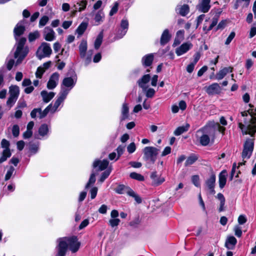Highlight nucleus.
<instances>
[{"mask_svg":"<svg viewBox=\"0 0 256 256\" xmlns=\"http://www.w3.org/2000/svg\"><path fill=\"white\" fill-rule=\"evenodd\" d=\"M128 27V22L126 20H122L120 23V28L122 29L120 32L119 34L120 36V38H122L126 33Z\"/></svg>","mask_w":256,"mask_h":256,"instance_id":"obj_27","label":"nucleus"},{"mask_svg":"<svg viewBox=\"0 0 256 256\" xmlns=\"http://www.w3.org/2000/svg\"><path fill=\"white\" fill-rule=\"evenodd\" d=\"M154 90L152 88H150L146 91V96L148 98H152L154 94Z\"/></svg>","mask_w":256,"mask_h":256,"instance_id":"obj_64","label":"nucleus"},{"mask_svg":"<svg viewBox=\"0 0 256 256\" xmlns=\"http://www.w3.org/2000/svg\"><path fill=\"white\" fill-rule=\"evenodd\" d=\"M54 32L52 29L49 27H46L44 30V36L47 41H52L54 38Z\"/></svg>","mask_w":256,"mask_h":256,"instance_id":"obj_16","label":"nucleus"},{"mask_svg":"<svg viewBox=\"0 0 256 256\" xmlns=\"http://www.w3.org/2000/svg\"><path fill=\"white\" fill-rule=\"evenodd\" d=\"M48 131V125L46 124H42L38 129V134L40 136H44L47 134Z\"/></svg>","mask_w":256,"mask_h":256,"instance_id":"obj_35","label":"nucleus"},{"mask_svg":"<svg viewBox=\"0 0 256 256\" xmlns=\"http://www.w3.org/2000/svg\"><path fill=\"white\" fill-rule=\"evenodd\" d=\"M77 5H76V9H78V11L80 12L84 10L87 4V2L86 0H82L79 2H78Z\"/></svg>","mask_w":256,"mask_h":256,"instance_id":"obj_41","label":"nucleus"},{"mask_svg":"<svg viewBox=\"0 0 256 256\" xmlns=\"http://www.w3.org/2000/svg\"><path fill=\"white\" fill-rule=\"evenodd\" d=\"M190 126L189 124H186L185 126H182L178 127L174 132V134L176 136H178L183 134L184 132H187Z\"/></svg>","mask_w":256,"mask_h":256,"instance_id":"obj_29","label":"nucleus"},{"mask_svg":"<svg viewBox=\"0 0 256 256\" xmlns=\"http://www.w3.org/2000/svg\"><path fill=\"white\" fill-rule=\"evenodd\" d=\"M170 37L168 30V29L164 30L160 38V43L161 45L164 46L167 44L170 40Z\"/></svg>","mask_w":256,"mask_h":256,"instance_id":"obj_22","label":"nucleus"},{"mask_svg":"<svg viewBox=\"0 0 256 256\" xmlns=\"http://www.w3.org/2000/svg\"><path fill=\"white\" fill-rule=\"evenodd\" d=\"M98 190L96 187H94L90 190V198L92 199H94L96 197Z\"/></svg>","mask_w":256,"mask_h":256,"instance_id":"obj_60","label":"nucleus"},{"mask_svg":"<svg viewBox=\"0 0 256 256\" xmlns=\"http://www.w3.org/2000/svg\"><path fill=\"white\" fill-rule=\"evenodd\" d=\"M226 20H222L221 22H219V24H218L216 30H222L224 28V27L226 26Z\"/></svg>","mask_w":256,"mask_h":256,"instance_id":"obj_59","label":"nucleus"},{"mask_svg":"<svg viewBox=\"0 0 256 256\" xmlns=\"http://www.w3.org/2000/svg\"><path fill=\"white\" fill-rule=\"evenodd\" d=\"M150 177L152 180V184L154 186H158L164 181V178L158 176L156 172H152Z\"/></svg>","mask_w":256,"mask_h":256,"instance_id":"obj_15","label":"nucleus"},{"mask_svg":"<svg viewBox=\"0 0 256 256\" xmlns=\"http://www.w3.org/2000/svg\"><path fill=\"white\" fill-rule=\"evenodd\" d=\"M18 98L10 96L6 102V105L9 107L10 109L14 106Z\"/></svg>","mask_w":256,"mask_h":256,"instance_id":"obj_43","label":"nucleus"},{"mask_svg":"<svg viewBox=\"0 0 256 256\" xmlns=\"http://www.w3.org/2000/svg\"><path fill=\"white\" fill-rule=\"evenodd\" d=\"M41 96L44 102H49L55 96V93L54 92H48L46 90H42L41 92Z\"/></svg>","mask_w":256,"mask_h":256,"instance_id":"obj_26","label":"nucleus"},{"mask_svg":"<svg viewBox=\"0 0 256 256\" xmlns=\"http://www.w3.org/2000/svg\"><path fill=\"white\" fill-rule=\"evenodd\" d=\"M192 180L194 184L196 187H198L200 186V178L198 176L194 175L193 176L192 178Z\"/></svg>","mask_w":256,"mask_h":256,"instance_id":"obj_53","label":"nucleus"},{"mask_svg":"<svg viewBox=\"0 0 256 256\" xmlns=\"http://www.w3.org/2000/svg\"><path fill=\"white\" fill-rule=\"evenodd\" d=\"M237 242L236 239L234 236H228L226 240L225 246L228 250L233 249Z\"/></svg>","mask_w":256,"mask_h":256,"instance_id":"obj_18","label":"nucleus"},{"mask_svg":"<svg viewBox=\"0 0 256 256\" xmlns=\"http://www.w3.org/2000/svg\"><path fill=\"white\" fill-rule=\"evenodd\" d=\"M219 18V16L218 15H216L214 16L212 19V22L210 26L207 29V31H210L212 30L213 28L216 25L218 24V20Z\"/></svg>","mask_w":256,"mask_h":256,"instance_id":"obj_42","label":"nucleus"},{"mask_svg":"<svg viewBox=\"0 0 256 256\" xmlns=\"http://www.w3.org/2000/svg\"><path fill=\"white\" fill-rule=\"evenodd\" d=\"M52 107V104L48 105L43 111L42 110V109L40 108V112H39V118L42 119L44 118L50 112V108Z\"/></svg>","mask_w":256,"mask_h":256,"instance_id":"obj_38","label":"nucleus"},{"mask_svg":"<svg viewBox=\"0 0 256 256\" xmlns=\"http://www.w3.org/2000/svg\"><path fill=\"white\" fill-rule=\"evenodd\" d=\"M196 137L202 146H208L210 138H214L215 130L214 127L206 126L196 132Z\"/></svg>","mask_w":256,"mask_h":256,"instance_id":"obj_3","label":"nucleus"},{"mask_svg":"<svg viewBox=\"0 0 256 256\" xmlns=\"http://www.w3.org/2000/svg\"><path fill=\"white\" fill-rule=\"evenodd\" d=\"M118 4L116 2L110 12V16H112L116 14L118 10Z\"/></svg>","mask_w":256,"mask_h":256,"instance_id":"obj_54","label":"nucleus"},{"mask_svg":"<svg viewBox=\"0 0 256 256\" xmlns=\"http://www.w3.org/2000/svg\"><path fill=\"white\" fill-rule=\"evenodd\" d=\"M159 151L160 150L158 148L153 146L144 148L143 150L144 160L146 161L150 160L154 164L156 159Z\"/></svg>","mask_w":256,"mask_h":256,"instance_id":"obj_4","label":"nucleus"},{"mask_svg":"<svg viewBox=\"0 0 256 256\" xmlns=\"http://www.w3.org/2000/svg\"><path fill=\"white\" fill-rule=\"evenodd\" d=\"M79 50L80 56L84 58L86 57V52L87 50V42L86 40H82L79 46Z\"/></svg>","mask_w":256,"mask_h":256,"instance_id":"obj_24","label":"nucleus"},{"mask_svg":"<svg viewBox=\"0 0 256 256\" xmlns=\"http://www.w3.org/2000/svg\"><path fill=\"white\" fill-rule=\"evenodd\" d=\"M14 171V168L12 166H10L6 174L5 180H8L10 178Z\"/></svg>","mask_w":256,"mask_h":256,"instance_id":"obj_45","label":"nucleus"},{"mask_svg":"<svg viewBox=\"0 0 256 256\" xmlns=\"http://www.w3.org/2000/svg\"><path fill=\"white\" fill-rule=\"evenodd\" d=\"M192 47V44L190 42L184 43L180 46L177 48L176 50V53L178 56H180L191 49Z\"/></svg>","mask_w":256,"mask_h":256,"instance_id":"obj_11","label":"nucleus"},{"mask_svg":"<svg viewBox=\"0 0 256 256\" xmlns=\"http://www.w3.org/2000/svg\"><path fill=\"white\" fill-rule=\"evenodd\" d=\"M110 172V170H106L102 172L99 180L100 182H102L108 176Z\"/></svg>","mask_w":256,"mask_h":256,"instance_id":"obj_49","label":"nucleus"},{"mask_svg":"<svg viewBox=\"0 0 256 256\" xmlns=\"http://www.w3.org/2000/svg\"><path fill=\"white\" fill-rule=\"evenodd\" d=\"M25 30V26L22 22H18L14 30V36L17 42L16 44V48L14 54V58H18L16 65L20 64L28 52V48L25 46L26 39L25 38H22L18 40V37L22 35Z\"/></svg>","mask_w":256,"mask_h":256,"instance_id":"obj_1","label":"nucleus"},{"mask_svg":"<svg viewBox=\"0 0 256 256\" xmlns=\"http://www.w3.org/2000/svg\"><path fill=\"white\" fill-rule=\"evenodd\" d=\"M236 36V34L234 32H231L228 38H226V41L225 42V44L228 45L229 44L232 40L234 39Z\"/></svg>","mask_w":256,"mask_h":256,"instance_id":"obj_57","label":"nucleus"},{"mask_svg":"<svg viewBox=\"0 0 256 256\" xmlns=\"http://www.w3.org/2000/svg\"><path fill=\"white\" fill-rule=\"evenodd\" d=\"M227 172L226 170H222L218 176L219 186L222 188L226 185V182Z\"/></svg>","mask_w":256,"mask_h":256,"instance_id":"obj_17","label":"nucleus"},{"mask_svg":"<svg viewBox=\"0 0 256 256\" xmlns=\"http://www.w3.org/2000/svg\"><path fill=\"white\" fill-rule=\"evenodd\" d=\"M218 198L220 200V206L218 211L221 212L224 210V206L225 204V198L224 195L221 193H218L217 195Z\"/></svg>","mask_w":256,"mask_h":256,"instance_id":"obj_34","label":"nucleus"},{"mask_svg":"<svg viewBox=\"0 0 256 256\" xmlns=\"http://www.w3.org/2000/svg\"><path fill=\"white\" fill-rule=\"evenodd\" d=\"M247 219L244 215H240L238 218V222L240 224H243L246 222Z\"/></svg>","mask_w":256,"mask_h":256,"instance_id":"obj_62","label":"nucleus"},{"mask_svg":"<svg viewBox=\"0 0 256 256\" xmlns=\"http://www.w3.org/2000/svg\"><path fill=\"white\" fill-rule=\"evenodd\" d=\"M232 68L230 67L224 68L218 72L216 75V78L218 80L222 79L227 74L232 72Z\"/></svg>","mask_w":256,"mask_h":256,"instance_id":"obj_25","label":"nucleus"},{"mask_svg":"<svg viewBox=\"0 0 256 256\" xmlns=\"http://www.w3.org/2000/svg\"><path fill=\"white\" fill-rule=\"evenodd\" d=\"M68 94V90H66L65 88H62V90L59 93V96L54 104L53 106L54 112H55L56 110L61 103L66 99Z\"/></svg>","mask_w":256,"mask_h":256,"instance_id":"obj_8","label":"nucleus"},{"mask_svg":"<svg viewBox=\"0 0 256 256\" xmlns=\"http://www.w3.org/2000/svg\"><path fill=\"white\" fill-rule=\"evenodd\" d=\"M57 242L58 244L56 248V254L55 256H65L68 247L72 252H76L80 244L76 236L60 238Z\"/></svg>","mask_w":256,"mask_h":256,"instance_id":"obj_2","label":"nucleus"},{"mask_svg":"<svg viewBox=\"0 0 256 256\" xmlns=\"http://www.w3.org/2000/svg\"><path fill=\"white\" fill-rule=\"evenodd\" d=\"M254 147V139H247L244 144V149L242 153L243 160L250 158L252 154Z\"/></svg>","mask_w":256,"mask_h":256,"instance_id":"obj_5","label":"nucleus"},{"mask_svg":"<svg viewBox=\"0 0 256 256\" xmlns=\"http://www.w3.org/2000/svg\"><path fill=\"white\" fill-rule=\"evenodd\" d=\"M12 135L14 137H17L20 134V128L18 125L15 124L13 126L12 128Z\"/></svg>","mask_w":256,"mask_h":256,"instance_id":"obj_50","label":"nucleus"},{"mask_svg":"<svg viewBox=\"0 0 256 256\" xmlns=\"http://www.w3.org/2000/svg\"><path fill=\"white\" fill-rule=\"evenodd\" d=\"M76 82L71 77H68L64 78L62 82L61 86V88H65L68 90V91L71 90L75 85Z\"/></svg>","mask_w":256,"mask_h":256,"instance_id":"obj_13","label":"nucleus"},{"mask_svg":"<svg viewBox=\"0 0 256 256\" xmlns=\"http://www.w3.org/2000/svg\"><path fill=\"white\" fill-rule=\"evenodd\" d=\"M131 190L132 189L128 186L124 184H120L115 189V192L119 194H126L128 195L129 192H130Z\"/></svg>","mask_w":256,"mask_h":256,"instance_id":"obj_23","label":"nucleus"},{"mask_svg":"<svg viewBox=\"0 0 256 256\" xmlns=\"http://www.w3.org/2000/svg\"><path fill=\"white\" fill-rule=\"evenodd\" d=\"M130 176L132 179L136 180L140 182H142L144 180V178L143 176L135 172H131L130 174Z\"/></svg>","mask_w":256,"mask_h":256,"instance_id":"obj_37","label":"nucleus"},{"mask_svg":"<svg viewBox=\"0 0 256 256\" xmlns=\"http://www.w3.org/2000/svg\"><path fill=\"white\" fill-rule=\"evenodd\" d=\"M221 88L218 83H214L206 88V91L210 95L218 94L221 92Z\"/></svg>","mask_w":256,"mask_h":256,"instance_id":"obj_12","label":"nucleus"},{"mask_svg":"<svg viewBox=\"0 0 256 256\" xmlns=\"http://www.w3.org/2000/svg\"><path fill=\"white\" fill-rule=\"evenodd\" d=\"M249 114L252 116V119L253 118L256 117V113L253 111L252 109L248 110L247 111H244L241 112V114L242 116H248V114Z\"/></svg>","mask_w":256,"mask_h":256,"instance_id":"obj_46","label":"nucleus"},{"mask_svg":"<svg viewBox=\"0 0 256 256\" xmlns=\"http://www.w3.org/2000/svg\"><path fill=\"white\" fill-rule=\"evenodd\" d=\"M60 75L58 72H54L50 77L47 83V88L49 90L54 88L58 82Z\"/></svg>","mask_w":256,"mask_h":256,"instance_id":"obj_10","label":"nucleus"},{"mask_svg":"<svg viewBox=\"0 0 256 256\" xmlns=\"http://www.w3.org/2000/svg\"><path fill=\"white\" fill-rule=\"evenodd\" d=\"M234 231L235 235L240 238L242 235V231L241 228L238 226H236L234 228Z\"/></svg>","mask_w":256,"mask_h":256,"instance_id":"obj_55","label":"nucleus"},{"mask_svg":"<svg viewBox=\"0 0 256 256\" xmlns=\"http://www.w3.org/2000/svg\"><path fill=\"white\" fill-rule=\"evenodd\" d=\"M38 146L35 144H30V150L34 153L36 154L38 150Z\"/></svg>","mask_w":256,"mask_h":256,"instance_id":"obj_63","label":"nucleus"},{"mask_svg":"<svg viewBox=\"0 0 256 256\" xmlns=\"http://www.w3.org/2000/svg\"><path fill=\"white\" fill-rule=\"evenodd\" d=\"M88 26V24L86 22H83L78 26L76 31L78 34L80 36L82 35Z\"/></svg>","mask_w":256,"mask_h":256,"instance_id":"obj_36","label":"nucleus"},{"mask_svg":"<svg viewBox=\"0 0 256 256\" xmlns=\"http://www.w3.org/2000/svg\"><path fill=\"white\" fill-rule=\"evenodd\" d=\"M40 34L38 31H36L34 32H30L28 35V40L30 42L34 41L36 39L38 38Z\"/></svg>","mask_w":256,"mask_h":256,"instance_id":"obj_44","label":"nucleus"},{"mask_svg":"<svg viewBox=\"0 0 256 256\" xmlns=\"http://www.w3.org/2000/svg\"><path fill=\"white\" fill-rule=\"evenodd\" d=\"M48 20H49V18L48 16H43L40 20L39 26L41 27V26H44L46 24V23L48 22Z\"/></svg>","mask_w":256,"mask_h":256,"instance_id":"obj_47","label":"nucleus"},{"mask_svg":"<svg viewBox=\"0 0 256 256\" xmlns=\"http://www.w3.org/2000/svg\"><path fill=\"white\" fill-rule=\"evenodd\" d=\"M136 149V145L134 142L130 143L127 147V150L130 154L133 153Z\"/></svg>","mask_w":256,"mask_h":256,"instance_id":"obj_56","label":"nucleus"},{"mask_svg":"<svg viewBox=\"0 0 256 256\" xmlns=\"http://www.w3.org/2000/svg\"><path fill=\"white\" fill-rule=\"evenodd\" d=\"M216 177L215 174H212L210 177L206 181V186L208 190V192L211 194H215L214 190L215 186Z\"/></svg>","mask_w":256,"mask_h":256,"instance_id":"obj_9","label":"nucleus"},{"mask_svg":"<svg viewBox=\"0 0 256 256\" xmlns=\"http://www.w3.org/2000/svg\"><path fill=\"white\" fill-rule=\"evenodd\" d=\"M52 52L50 44L43 42L39 48L36 52L37 57L39 60H42L44 57L50 56Z\"/></svg>","mask_w":256,"mask_h":256,"instance_id":"obj_6","label":"nucleus"},{"mask_svg":"<svg viewBox=\"0 0 256 256\" xmlns=\"http://www.w3.org/2000/svg\"><path fill=\"white\" fill-rule=\"evenodd\" d=\"M104 13L102 10L98 11L95 15L94 17V20L96 22V24L98 25L100 24L101 22L103 21V19L104 18Z\"/></svg>","mask_w":256,"mask_h":256,"instance_id":"obj_32","label":"nucleus"},{"mask_svg":"<svg viewBox=\"0 0 256 256\" xmlns=\"http://www.w3.org/2000/svg\"><path fill=\"white\" fill-rule=\"evenodd\" d=\"M10 142L6 139H2L1 142V146L5 149L9 148Z\"/></svg>","mask_w":256,"mask_h":256,"instance_id":"obj_61","label":"nucleus"},{"mask_svg":"<svg viewBox=\"0 0 256 256\" xmlns=\"http://www.w3.org/2000/svg\"><path fill=\"white\" fill-rule=\"evenodd\" d=\"M44 69L42 66H40L38 68L36 72V76L38 78H42L43 74L44 72Z\"/></svg>","mask_w":256,"mask_h":256,"instance_id":"obj_51","label":"nucleus"},{"mask_svg":"<svg viewBox=\"0 0 256 256\" xmlns=\"http://www.w3.org/2000/svg\"><path fill=\"white\" fill-rule=\"evenodd\" d=\"M125 149V146H119L118 148H116V151L118 152V158L116 160H118L120 156L123 154L124 150Z\"/></svg>","mask_w":256,"mask_h":256,"instance_id":"obj_58","label":"nucleus"},{"mask_svg":"<svg viewBox=\"0 0 256 256\" xmlns=\"http://www.w3.org/2000/svg\"><path fill=\"white\" fill-rule=\"evenodd\" d=\"M120 220L118 218H112L109 220V224L112 227L116 226L119 224Z\"/></svg>","mask_w":256,"mask_h":256,"instance_id":"obj_52","label":"nucleus"},{"mask_svg":"<svg viewBox=\"0 0 256 256\" xmlns=\"http://www.w3.org/2000/svg\"><path fill=\"white\" fill-rule=\"evenodd\" d=\"M10 96L18 98L20 93L19 88L17 86H12L9 88Z\"/></svg>","mask_w":256,"mask_h":256,"instance_id":"obj_30","label":"nucleus"},{"mask_svg":"<svg viewBox=\"0 0 256 256\" xmlns=\"http://www.w3.org/2000/svg\"><path fill=\"white\" fill-rule=\"evenodd\" d=\"M177 10H179L178 13L184 16H186L190 12V8L188 4H184L179 8H178Z\"/></svg>","mask_w":256,"mask_h":256,"instance_id":"obj_31","label":"nucleus"},{"mask_svg":"<svg viewBox=\"0 0 256 256\" xmlns=\"http://www.w3.org/2000/svg\"><path fill=\"white\" fill-rule=\"evenodd\" d=\"M108 164V160H104L102 161L96 160L93 164V166L95 168L99 166V170H102L107 168Z\"/></svg>","mask_w":256,"mask_h":256,"instance_id":"obj_21","label":"nucleus"},{"mask_svg":"<svg viewBox=\"0 0 256 256\" xmlns=\"http://www.w3.org/2000/svg\"><path fill=\"white\" fill-rule=\"evenodd\" d=\"M154 56L152 54H146L142 57V62L143 66H150L153 60Z\"/></svg>","mask_w":256,"mask_h":256,"instance_id":"obj_19","label":"nucleus"},{"mask_svg":"<svg viewBox=\"0 0 256 256\" xmlns=\"http://www.w3.org/2000/svg\"><path fill=\"white\" fill-rule=\"evenodd\" d=\"M243 134H250L254 136L256 132V117L250 120V124L247 126L246 130H242Z\"/></svg>","mask_w":256,"mask_h":256,"instance_id":"obj_7","label":"nucleus"},{"mask_svg":"<svg viewBox=\"0 0 256 256\" xmlns=\"http://www.w3.org/2000/svg\"><path fill=\"white\" fill-rule=\"evenodd\" d=\"M96 182V178H95V174L92 173L91 174L89 180L88 182L86 184L85 188H88L90 184H93Z\"/></svg>","mask_w":256,"mask_h":256,"instance_id":"obj_48","label":"nucleus"},{"mask_svg":"<svg viewBox=\"0 0 256 256\" xmlns=\"http://www.w3.org/2000/svg\"><path fill=\"white\" fill-rule=\"evenodd\" d=\"M150 76L149 74L144 75L138 82L139 86L142 88L144 90H146L147 88L146 86V84L150 82Z\"/></svg>","mask_w":256,"mask_h":256,"instance_id":"obj_20","label":"nucleus"},{"mask_svg":"<svg viewBox=\"0 0 256 256\" xmlns=\"http://www.w3.org/2000/svg\"><path fill=\"white\" fill-rule=\"evenodd\" d=\"M103 38V32H101L98 36L95 42H94V48L98 50L100 46Z\"/></svg>","mask_w":256,"mask_h":256,"instance_id":"obj_33","label":"nucleus"},{"mask_svg":"<svg viewBox=\"0 0 256 256\" xmlns=\"http://www.w3.org/2000/svg\"><path fill=\"white\" fill-rule=\"evenodd\" d=\"M128 196H132L134 198V200L138 204H140L142 202V198L140 197L136 194L132 190L129 192Z\"/></svg>","mask_w":256,"mask_h":256,"instance_id":"obj_40","label":"nucleus"},{"mask_svg":"<svg viewBox=\"0 0 256 256\" xmlns=\"http://www.w3.org/2000/svg\"><path fill=\"white\" fill-rule=\"evenodd\" d=\"M210 0H202L200 3L197 6V9L202 12H207L210 8Z\"/></svg>","mask_w":256,"mask_h":256,"instance_id":"obj_14","label":"nucleus"},{"mask_svg":"<svg viewBox=\"0 0 256 256\" xmlns=\"http://www.w3.org/2000/svg\"><path fill=\"white\" fill-rule=\"evenodd\" d=\"M197 160L198 157L195 155L188 156L185 162V166H187L193 164Z\"/></svg>","mask_w":256,"mask_h":256,"instance_id":"obj_39","label":"nucleus"},{"mask_svg":"<svg viewBox=\"0 0 256 256\" xmlns=\"http://www.w3.org/2000/svg\"><path fill=\"white\" fill-rule=\"evenodd\" d=\"M129 108L126 103H124L122 104V116L120 120L122 121L127 118L128 116Z\"/></svg>","mask_w":256,"mask_h":256,"instance_id":"obj_28","label":"nucleus"}]
</instances>
